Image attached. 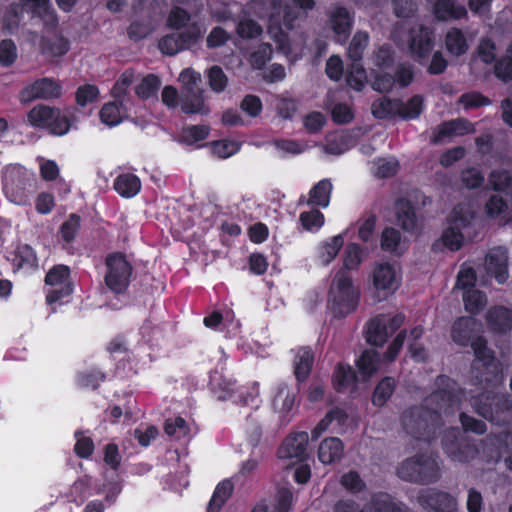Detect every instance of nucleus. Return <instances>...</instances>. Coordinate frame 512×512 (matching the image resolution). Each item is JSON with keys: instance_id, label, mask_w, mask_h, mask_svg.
<instances>
[{"instance_id": "79ce46f5", "label": "nucleus", "mask_w": 512, "mask_h": 512, "mask_svg": "<svg viewBox=\"0 0 512 512\" xmlns=\"http://www.w3.org/2000/svg\"><path fill=\"white\" fill-rule=\"evenodd\" d=\"M204 96L199 88L188 89L181 98V110L185 114L203 113Z\"/></svg>"}, {"instance_id": "6e6d98bb", "label": "nucleus", "mask_w": 512, "mask_h": 512, "mask_svg": "<svg viewBox=\"0 0 512 512\" xmlns=\"http://www.w3.org/2000/svg\"><path fill=\"white\" fill-rule=\"evenodd\" d=\"M496 51V43L490 37H482L479 40L476 54L483 63L487 65L494 63L496 61Z\"/></svg>"}, {"instance_id": "3c124183", "label": "nucleus", "mask_w": 512, "mask_h": 512, "mask_svg": "<svg viewBox=\"0 0 512 512\" xmlns=\"http://www.w3.org/2000/svg\"><path fill=\"white\" fill-rule=\"evenodd\" d=\"M424 99L422 95L412 96L406 103L402 101L400 117L404 120L417 119L423 111Z\"/></svg>"}, {"instance_id": "e2e57ef3", "label": "nucleus", "mask_w": 512, "mask_h": 512, "mask_svg": "<svg viewBox=\"0 0 512 512\" xmlns=\"http://www.w3.org/2000/svg\"><path fill=\"white\" fill-rule=\"evenodd\" d=\"M489 183L495 191H505L512 185V176L508 170L497 169L489 174Z\"/></svg>"}, {"instance_id": "774afa93", "label": "nucleus", "mask_w": 512, "mask_h": 512, "mask_svg": "<svg viewBox=\"0 0 512 512\" xmlns=\"http://www.w3.org/2000/svg\"><path fill=\"white\" fill-rule=\"evenodd\" d=\"M459 103L465 109L479 108L491 104V100L477 91L463 93L459 98Z\"/></svg>"}, {"instance_id": "e433bc0d", "label": "nucleus", "mask_w": 512, "mask_h": 512, "mask_svg": "<svg viewBox=\"0 0 512 512\" xmlns=\"http://www.w3.org/2000/svg\"><path fill=\"white\" fill-rule=\"evenodd\" d=\"M296 403V393H291L286 383H280L277 386L276 394L272 405L283 416L288 415Z\"/></svg>"}, {"instance_id": "423d86ee", "label": "nucleus", "mask_w": 512, "mask_h": 512, "mask_svg": "<svg viewBox=\"0 0 512 512\" xmlns=\"http://www.w3.org/2000/svg\"><path fill=\"white\" fill-rule=\"evenodd\" d=\"M106 273L104 283L116 295L124 294L131 282L133 266L125 253L117 251L108 253L105 257Z\"/></svg>"}, {"instance_id": "f03ea898", "label": "nucleus", "mask_w": 512, "mask_h": 512, "mask_svg": "<svg viewBox=\"0 0 512 512\" xmlns=\"http://www.w3.org/2000/svg\"><path fill=\"white\" fill-rule=\"evenodd\" d=\"M477 321L472 317H460L451 327V338L461 347L470 346L474 353L471 363L472 383L485 387L503 384V367L484 336L477 334Z\"/></svg>"}, {"instance_id": "bf43d9fd", "label": "nucleus", "mask_w": 512, "mask_h": 512, "mask_svg": "<svg viewBox=\"0 0 512 512\" xmlns=\"http://www.w3.org/2000/svg\"><path fill=\"white\" fill-rule=\"evenodd\" d=\"M76 443L74 445V453L81 459H88L94 452L95 444L91 437L84 436L81 431L75 432Z\"/></svg>"}, {"instance_id": "a18cd8bd", "label": "nucleus", "mask_w": 512, "mask_h": 512, "mask_svg": "<svg viewBox=\"0 0 512 512\" xmlns=\"http://www.w3.org/2000/svg\"><path fill=\"white\" fill-rule=\"evenodd\" d=\"M396 51L392 44L384 43L373 52L374 65L380 70L393 68L395 64Z\"/></svg>"}, {"instance_id": "6ab92c4d", "label": "nucleus", "mask_w": 512, "mask_h": 512, "mask_svg": "<svg viewBox=\"0 0 512 512\" xmlns=\"http://www.w3.org/2000/svg\"><path fill=\"white\" fill-rule=\"evenodd\" d=\"M308 441L307 432L301 431L290 434L278 449L279 458L304 460L307 456Z\"/></svg>"}, {"instance_id": "412c9836", "label": "nucleus", "mask_w": 512, "mask_h": 512, "mask_svg": "<svg viewBox=\"0 0 512 512\" xmlns=\"http://www.w3.org/2000/svg\"><path fill=\"white\" fill-rule=\"evenodd\" d=\"M432 13L438 22L457 21L468 17L465 6L458 4L456 0H436Z\"/></svg>"}, {"instance_id": "c756f323", "label": "nucleus", "mask_w": 512, "mask_h": 512, "mask_svg": "<svg viewBox=\"0 0 512 512\" xmlns=\"http://www.w3.org/2000/svg\"><path fill=\"white\" fill-rule=\"evenodd\" d=\"M114 190L123 198H132L141 190V180L133 173L119 174L113 182Z\"/></svg>"}, {"instance_id": "a878e982", "label": "nucleus", "mask_w": 512, "mask_h": 512, "mask_svg": "<svg viewBox=\"0 0 512 512\" xmlns=\"http://www.w3.org/2000/svg\"><path fill=\"white\" fill-rule=\"evenodd\" d=\"M473 131L471 123L465 118H457L441 123L433 132L431 142L441 143L445 138L454 135H465Z\"/></svg>"}, {"instance_id": "cd10ccee", "label": "nucleus", "mask_w": 512, "mask_h": 512, "mask_svg": "<svg viewBox=\"0 0 512 512\" xmlns=\"http://www.w3.org/2000/svg\"><path fill=\"white\" fill-rule=\"evenodd\" d=\"M358 382L356 371L348 364L338 363L332 375V384L338 393L355 389Z\"/></svg>"}, {"instance_id": "c85d7f7f", "label": "nucleus", "mask_w": 512, "mask_h": 512, "mask_svg": "<svg viewBox=\"0 0 512 512\" xmlns=\"http://www.w3.org/2000/svg\"><path fill=\"white\" fill-rule=\"evenodd\" d=\"M14 271L34 270L38 267V259L33 248L28 244L17 246L10 258Z\"/></svg>"}, {"instance_id": "4be33fe9", "label": "nucleus", "mask_w": 512, "mask_h": 512, "mask_svg": "<svg viewBox=\"0 0 512 512\" xmlns=\"http://www.w3.org/2000/svg\"><path fill=\"white\" fill-rule=\"evenodd\" d=\"M81 221L80 215L71 213L58 229V242L68 254H74L73 243L81 229Z\"/></svg>"}, {"instance_id": "f257e3e1", "label": "nucleus", "mask_w": 512, "mask_h": 512, "mask_svg": "<svg viewBox=\"0 0 512 512\" xmlns=\"http://www.w3.org/2000/svg\"><path fill=\"white\" fill-rule=\"evenodd\" d=\"M435 383L437 390L426 399L427 406L410 407L401 415L403 429L416 440L430 442L441 414L452 412L463 394L457 382L447 375L437 376Z\"/></svg>"}, {"instance_id": "393cba45", "label": "nucleus", "mask_w": 512, "mask_h": 512, "mask_svg": "<svg viewBox=\"0 0 512 512\" xmlns=\"http://www.w3.org/2000/svg\"><path fill=\"white\" fill-rule=\"evenodd\" d=\"M485 318L493 333L506 334L512 330V309L505 306H494L487 311Z\"/></svg>"}, {"instance_id": "9b49d317", "label": "nucleus", "mask_w": 512, "mask_h": 512, "mask_svg": "<svg viewBox=\"0 0 512 512\" xmlns=\"http://www.w3.org/2000/svg\"><path fill=\"white\" fill-rule=\"evenodd\" d=\"M45 284L60 286V288L51 289L46 294V302L48 304L51 305L69 297L73 292L70 267L64 264H57L51 267L46 273Z\"/></svg>"}, {"instance_id": "0e129e2a", "label": "nucleus", "mask_w": 512, "mask_h": 512, "mask_svg": "<svg viewBox=\"0 0 512 512\" xmlns=\"http://www.w3.org/2000/svg\"><path fill=\"white\" fill-rule=\"evenodd\" d=\"M236 32L242 39H255L262 34L263 29L255 20L244 19L238 23Z\"/></svg>"}, {"instance_id": "6e6552de", "label": "nucleus", "mask_w": 512, "mask_h": 512, "mask_svg": "<svg viewBox=\"0 0 512 512\" xmlns=\"http://www.w3.org/2000/svg\"><path fill=\"white\" fill-rule=\"evenodd\" d=\"M2 184L9 201L18 205H25L28 202V186H31V179L22 166H8L3 173Z\"/></svg>"}, {"instance_id": "4d7b16f0", "label": "nucleus", "mask_w": 512, "mask_h": 512, "mask_svg": "<svg viewBox=\"0 0 512 512\" xmlns=\"http://www.w3.org/2000/svg\"><path fill=\"white\" fill-rule=\"evenodd\" d=\"M393 77L395 79V84H398L402 88L408 87L412 84L415 78L413 64L408 61L398 63Z\"/></svg>"}, {"instance_id": "8fccbe9b", "label": "nucleus", "mask_w": 512, "mask_h": 512, "mask_svg": "<svg viewBox=\"0 0 512 512\" xmlns=\"http://www.w3.org/2000/svg\"><path fill=\"white\" fill-rule=\"evenodd\" d=\"M366 71L361 62H352L346 75V83L355 91H362L366 82Z\"/></svg>"}, {"instance_id": "2f4dec72", "label": "nucleus", "mask_w": 512, "mask_h": 512, "mask_svg": "<svg viewBox=\"0 0 512 512\" xmlns=\"http://www.w3.org/2000/svg\"><path fill=\"white\" fill-rule=\"evenodd\" d=\"M380 248L382 251L395 256H401L404 253L402 247V234L395 227H385L380 235Z\"/></svg>"}, {"instance_id": "c9c22d12", "label": "nucleus", "mask_w": 512, "mask_h": 512, "mask_svg": "<svg viewBox=\"0 0 512 512\" xmlns=\"http://www.w3.org/2000/svg\"><path fill=\"white\" fill-rule=\"evenodd\" d=\"M234 485L231 480L225 479L217 484L209 501L207 512H220L231 497Z\"/></svg>"}, {"instance_id": "de8ad7c7", "label": "nucleus", "mask_w": 512, "mask_h": 512, "mask_svg": "<svg viewBox=\"0 0 512 512\" xmlns=\"http://www.w3.org/2000/svg\"><path fill=\"white\" fill-rule=\"evenodd\" d=\"M464 307L470 314H479L487 303V297L484 292L476 289L466 290L463 293Z\"/></svg>"}, {"instance_id": "603ef678", "label": "nucleus", "mask_w": 512, "mask_h": 512, "mask_svg": "<svg viewBox=\"0 0 512 512\" xmlns=\"http://www.w3.org/2000/svg\"><path fill=\"white\" fill-rule=\"evenodd\" d=\"M272 46L269 43L260 44L248 58L249 64L255 70H262L272 58Z\"/></svg>"}, {"instance_id": "f8f14e48", "label": "nucleus", "mask_w": 512, "mask_h": 512, "mask_svg": "<svg viewBox=\"0 0 512 512\" xmlns=\"http://www.w3.org/2000/svg\"><path fill=\"white\" fill-rule=\"evenodd\" d=\"M435 45L434 30L420 24L409 30L408 49L414 60L421 63L431 54Z\"/></svg>"}, {"instance_id": "49530a36", "label": "nucleus", "mask_w": 512, "mask_h": 512, "mask_svg": "<svg viewBox=\"0 0 512 512\" xmlns=\"http://www.w3.org/2000/svg\"><path fill=\"white\" fill-rule=\"evenodd\" d=\"M363 248L358 243H348L344 250L343 267L346 272L358 270L363 262Z\"/></svg>"}, {"instance_id": "5fc2aeb1", "label": "nucleus", "mask_w": 512, "mask_h": 512, "mask_svg": "<svg viewBox=\"0 0 512 512\" xmlns=\"http://www.w3.org/2000/svg\"><path fill=\"white\" fill-rule=\"evenodd\" d=\"M299 221L305 230L317 231L324 225L325 217L320 210L312 209L310 211L301 212Z\"/></svg>"}, {"instance_id": "72a5a7b5", "label": "nucleus", "mask_w": 512, "mask_h": 512, "mask_svg": "<svg viewBox=\"0 0 512 512\" xmlns=\"http://www.w3.org/2000/svg\"><path fill=\"white\" fill-rule=\"evenodd\" d=\"M343 450L344 446L339 438H325L319 445L318 459L323 464H331L341 458Z\"/></svg>"}, {"instance_id": "7ed1b4c3", "label": "nucleus", "mask_w": 512, "mask_h": 512, "mask_svg": "<svg viewBox=\"0 0 512 512\" xmlns=\"http://www.w3.org/2000/svg\"><path fill=\"white\" fill-rule=\"evenodd\" d=\"M360 302V291L344 269L336 273L328 292L327 308L335 319H343L354 312Z\"/></svg>"}, {"instance_id": "ddd939ff", "label": "nucleus", "mask_w": 512, "mask_h": 512, "mask_svg": "<svg viewBox=\"0 0 512 512\" xmlns=\"http://www.w3.org/2000/svg\"><path fill=\"white\" fill-rule=\"evenodd\" d=\"M62 95V85L59 81L43 77L25 86L19 94L21 102L28 103L36 99H57Z\"/></svg>"}, {"instance_id": "5701e85b", "label": "nucleus", "mask_w": 512, "mask_h": 512, "mask_svg": "<svg viewBox=\"0 0 512 512\" xmlns=\"http://www.w3.org/2000/svg\"><path fill=\"white\" fill-rule=\"evenodd\" d=\"M333 185L330 179H322L317 182L309 191V196L301 195L298 205H309L321 208H327L330 204Z\"/></svg>"}, {"instance_id": "dca6fc26", "label": "nucleus", "mask_w": 512, "mask_h": 512, "mask_svg": "<svg viewBox=\"0 0 512 512\" xmlns=\"http://www.w3.org/2000/svg\"><path fill=\"white\" fill-rule=\"evenodd\" d=\"M328 23L336 36V41L345 44L354 26V16L350 11L344 6L334 7L328 14Z\"/></svg>"}, {"instance_id": "0eeeda50", "label": "nucleus", "mask_w": 512, "mask_h": 512, "mask_svg": "<svg viewBox=\"0 0 512 512\" xmlns=\"http://www.w3.org/2000/svg\"><path fill=\"white\" fill-rule=\"evenodd\" d=\"M29 124L35 128H45L50 134L62 136L69 131L70 122L60 109L39 104L27 114Z\"/></svg>"}, {"instance_id": "bb28decb", "label": "nucleus", "mask_w": 512, "mask_h": 512, "mask_svg": "<svg viewBox=\"0 0 512 512\" xmlns=\"http://www.w3.org/2000/svg\"><path fill=\"white\" fill-rule=\"evenodd\" d=\"M315 354L310 346H302L294 359V376L298 383H304L313 369Z\"/></svg>"}, {"instance_id": "13d9d810", "label": "nucleus", "mask_w": 512, "mask_h": 512, "mask_svg": "<svg viewBox=\"0 0 512 512\" xmlns=\"http://www.w3.org/2000/svg\"><path fill=\"white\" fill-rule=\"evenodd\" d=\"M123 103L115 100L103 105L99 112L100 119L109 126H116L121 122L120 107Z\"/></svg>"}, {"instance_id": "473e14b6", "label": "nucleus", "mask_w": 512, "mask_h": 512, "mask_svg": "<svg viewBox=\"0 0 512 512\" xmlns=\"http://www.w3.org/2000/svg\"><path fill=\"white\" fill-rule=\"evenodd\" d=\"M446 51L455 57H460L467 53L469 45L467 39L460 28H450L444 37Z\"/></svg>"}, {"instance_id": "09e8293b", "label": "nucleus", "mask_w": 512, "mask_h": 512, "mask_svg": "<svg viewBox=\"0 0 512 512\" xmlns=\"http://www.w3.org/2000/svg\"><path fill=\"white\" fill-rule=\"evenodd\" d=\"M161 86L160 78L155 74L146 75L135 87V94L142 100L155 96Z\"/></svg>"}, {"instance_id": "69168bd1", "label": "nucleus", "mask_w": 512, "mask_h": 512, "mask_svg": "<svg viewBox=\"0 0 512 512\" xmlns=\"http://www.w3.org/2000/svg\"><path fill=\"white\" fill-rule=\"evenodd\" d=\"M164 431L168 436H174L178 439L189 433L187 422L181 416L167 419L164 423Z\"/></svg>"}, {"instance_id": "a211bd4d", "label": "nucleus", "mask_w": 512, "mask_h": 512, "mask_svg": "<svg viewBox=\"0 0 512 512\" xmlns=\"http://www.w3.org/2000/svg\"><path fill=\"white\" fill-rule=\"evenodd\" d=\"M358 512H409L408 507L387 492L372 493Z\"/></svg>"}, {"instance_id": "b1692460", "label": "nucleus", "mask_w": 512, "mask_h": 512, "mask_svg": "<svg viewBox=\"0 0 512 512\" xmlns=\"http://www.w3.org/2000/svg\"><path fill=\"white\" fill-rule=\"evenodd\" d=\"M20 3L24 10L40 18L45 27L54 29L58 25V17L50 0H20Z\"/></svg>"}, {"instance_id": "c03bdc74", "label": "nucleus", "mask_w": 512, "mask_h": 512, "mask_svg": "<svg viewBox=\"0 0 512 512\" xmlns=\"http://www.w3.org/2000/svg\"><path fill=\"white\" fill-rule=\"evenodd\" d=\"M369 39V34L366 31L359 30L353 35L347 49V56L352 62H361Z\"/></svg>"}, {"instance_id": "37998d69", "label": "nucleus", "mask_w": 512, "mask_h": 512, "mask_svg": "<svg viewBox=\"0 0 512 512\" xmlns=\"http://www.w3.org/2000/svg\"><path fill=\"white\" fill-rule=\"evenodd\" d=\"M380 358L375 350H365L356 360V366L364 379L370 378L378 370Z\"/></svg>"}, {"instance_id": "052dcab7", "label": "nucleus", "mask_w": 512, "mask_h": 512, "mask_svg": "<svg viewBox=\"0 0 512 512\" xmlns=\"http://www.w3.org/2000/svg\"><path fill=\"white\" fill-rule=\"evenodd\" d=\"M191 20L190 13L183 7L173 6L167 17V26L179 30L184 28Z\"/></svg>"}, {"instance_id": "4468645a", "label": "nucleus", "mask_w": 512, "mask_h": 512, "mask_svg": "<svg viewBox=\"0 0 512 512\" xmlns=\"http://www.w3.org/2000/svg\"><path fill=\"white\" fill-rule=\"evenodd\" d=\"M394 215L397 224L404 232L415 235L422 229L421 218L417 214L415 204L406 197L394 201Z\"/></svg>"}, {"instance_id": "39448f33", "label": "nucleus", "mask_w": 512, "mask_h": 512, "mask_svg": "<svg viewBox=\"0 0 512 512\" xmlns=\"http://www.w3.org/2000/svg\"><path fill=\"white\" fill-rule=\"evenodd\" d=\"M398 476L405 481L431 484L440 478V467L437 456L417 453L404 460L397 469Z\"/></svg>"}, {"instance_id": "20e7f679", "label": "nucleus", "mask_w": 512, "mask_h": 512, "mask_svg": "<svg viewBox=\"0 0 512 512\" xmlns=\"http://www.w3.org/2000/svg\"><path fill=\"white\" fill-rule=\"evenodd\" d=\"M470 404L478 415L493 424L504 426L512 420V397L508 393L484 391L472 396Z\"/></svg>"}, {"instance_id": "f704fd0d", "label": "nucleus", "mask_w": 512, "mask_h": 512, "mask_svg": "<svg viewBox=\"0 0 512 512\" xmlns=\"http://www.w3.org/2000/svg\"><path fill=\"white\" fill-rule=\"evenodd\" d=\"M389 336L387 324L381 316L369 320L367 323L366 340L370 345L382 346Z\"/></svg>"}, {"instance_id": "7c9ffc66", "label": "nucleus", "mask_w": 512, "mask_h": 512, "mask_svg": "<svg viewBox=\"0 0 512 512\" xmlns=\"http://www.w3.org/2000/svg\"><path fill=\"white\" fill-rule=\"evenodd\" d=\"M373 284L377 290H396V271L390 263H381L374 268Z\"/></svg>"}, {"instance_id": "aec40b11", "label": "nucleus", "mask_w": 512, "mask_h": 512, "mask_svg": "<svg viewBox=\"0 0 512 512\" xmlns=\"http://www.w3.org/2000/svg\"><path fill=\"white\" fill-rule=\"evenodd\" d=\"M70 46V41L61 34L44 35L39 40V52L48 61L66 55Z\"/></svg>"}, {"instance_id": "680f3d73", "label": "nucleus", "mask_w": 512, "mask_h": 512, "mask_svg": "<svg viewBox=\"0 0 512 512\" xmlns=\"http://www.w3.org/2000/svg\"><path fill=\"white\" fill-rule=\"evenodd\" d=\"M99 97V89L94 84H84L77 88L75 93V101L81 106L95 102Z\"/></svg>"}, {"instance_id": "2eb2a0df", "label": "nucleus", "mask_w": 512, "mask_h": 512, "mask_svg": "<svg viewBox=\"0 0 512 512\" xmlns=\"http://www.w3.org/2000/svg\"><path fill=\"white\" fill-rule=\"evenodd\" d=\"M419 505L433 512H457L456 499L447 492L433 488L422 489L417 497Z\"/></svg>"}, {"instance_id": "9d476101", "label": "nucleus", "mask_w": 512, "mask_h": 512, "mask_svg": "<svg viewBox=\"0 0 512 512\" xmlns=\"http://www.w3.org/2000/svg\"><path fill=\"white\" fill-rule=\"evenodd\" d=\"M442 448L452 461L460 463H468L479 454L476 444L460 437L457 429L445 432L442 438Z\"/></svg>"}, {"instance_id": "4c0bfd02", "label": "nucleus", "mask_w": 512, "mask_h": 512, "mask_svg": "<svg viewBox=\"0 0 512 512\" xmlns=\"http://www.w3.org/2000/svg\"><path fill=\"white\" fill-rule=\"evenodd\" d=\"M401 106V99L383 98L381 100L373 102L372 114L375 118L380 120L393 118L395 116L400 117Z\"/></svg>"}, {"instance_id": "864d4df0", "label": "nucleus", "mask_w": 512, "mask_h": 512, "mask_svg": "<svg viewBox=\"0 0 512 512\" xmlns=\"http://www.w3.org/2000/svg\"><path fill=\"white\" fill-rule=\"evenodd\" d=\"M209 132L210 129L206 125H190L182 129L181 140L185 144L192 145L205 140Z\"/></svg>"}, {"instance_id": "1a4fd4ad", "label": "nucleus", "mask_w": 512, "mask_h": 512, "mask_svg": "<svg viewBox=\"0 0 512 512\" xmlns=\"http://www.w3.org/2000/svg\"><path fill=\"white\" fill-rule=\"evenodd\" d=\"M473 218V213L465 211L462 206L454 207L448 219L449 226L441 235L443 245L451 251H458L464 244L462 230L471 225Z\"/></svg>"}, {"instance_id": "58836bf2", "label": "nucleus", "mask_w": 512, "mask_h": 512, "mask_svg": "<svg viewBox=\"0 0 512 512\" xmlns=\"http://www.w3.org/2000/svg\"><path fill=\"white\" fill-rule=\"evenodd\" d=\"M106 373L101 369L92 367L84 371L77 372L75 376L76 384L82 389L96 390L100 387L101 383L106 380Z\"/></svg>"}, {"instance_id": "a19ab883", "label": "nucleus", "mask_w": 512, "mask_h": 512, "mask_svg": "<svg viewBox=\"0 0 512 512\" xmlns=\"http://www.w3.org/2000/svg\"><path fill=\"white\" fill-rule=\"evenodd\" d=\"M344 245V236L342 234L331 237L323 242L319 247L318 256L323 265H329L338 255Z\"/></svg>"}, {"instance_id": "ea45409f", "label": "nucleus", "mask_w": 512, "mask_h": 512, "mask_svg": "<svg viewBox=\"0 0 512 512\" xmlns=\"http://www.w3.org/2000/svg\"><path fill=\"white\" fill-rule=\"evenodd\" d=\"M396 388V381L393 377L382 378L375 386L372 394V404L376 407H383L391 398Z\"/></svg>"}, {"instance_id": "f3484780", "label": "nucleus", "mask_w": 512, "mask_h": 512, "mask_svg": "<svg viewBox=\"0 0 512 512\" xmlns=\"http://www.w3.org/2000/svg\"><path fill=\"white\" fill-rule=\"evenodd\" d=\"M508 260V250L502 246L494 247L486 254L487 274L494 277L499 284H504L509 277Z\"/></svg>"}, {"instance_id": "338daca9", "label": "nucleus", "mask_w": 512, "mask_h": 512, "mask_svg": "<svg viewBox=\"0 0 512 512\" xmlns=\"http://www.w3.org/2000/svg\"><path fill=\"white\" fill-rule=\"evenodd\" d=\"M181 50L189 49L201 38V31L197 24L191 25L187 30L176 33Z\"/></svg>"}]
</instances>
